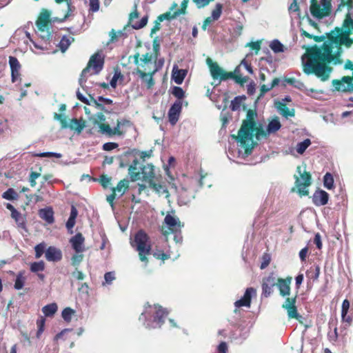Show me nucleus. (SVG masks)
Segmentation results:
<instances>
[{
	"label": "nucleus",
	"instance_id": "1",
	"mask_svg": "<svg viewBox=\"0 0 353 353\" xmlns=\"http://www.w3.org/2000/svg\"><path fill=\"white\" fill-rule=\"evenodd\" d=\"M347 34L336 32L321 48L314 49L308 60L303 63V72L307 74H314L322 81L328 80L332 68L325 63L337 64L341 62V46L348 48L353 43V39H349Z\"/></svg>",
	"mask_w": 353,
	"mask_h": 353
},
{
	"label": "nucleus",
	"instance_id": "2",
	"mask_svg": "<svg viewBox=\"0 0 353 353\" xmlns=\"http://www.w3.org/2000/svg\"><path fill=\"white\" fill-rule=\"evenodd\" d=\"M256 114L252 110L247 112L246 119L243 121L238 135H231L232 139L237 142L238 156L244 158L248 156L254 147V134L256 132V123L254 118Z\"/></svg>",
	"mask_w": 353,
	"mask_h": 353
},
{
	"label": "nucleus",
	"instance_id": "3",
	"mask_svg": "<svg viewBox=\"0 0 353 353\" xmlns=\"http://www.w3.org/2000/svg\"><path fill=\"white\" fill-rule=\"evenodd\" d=\"M168 314V309L158 304H146L139 321L148 330L161 328Z\"/></svg>",
	"mask_w": 353,
	"mask_h": 353
},
{
	"label": "nucleus",
	"instance_id": "4",
	"mask_svg": "<svg viewBox=\"0 0 353 353\" xmlns=\"http://www.w3.org/2000/svg\"><path fill=\"white\" fill-rule=\"evenodd\" d=\"M128 174L132 181L143 180L148 182L150 185L154 178V165L152 164L143 165L140 163L137 159H135L129 166Z\"/></svg>",
	"mask_w": 353,
	"mask_h": 353
},
{
	"label": "nucleus",
	"instance_id": "5",
	"mask_svg": "<svg viewBox=\"0 0 353 353\" xmlns=\"http://www.w3.org/2000/svg\"><path fill=\"white\" fill-rule=\"evenodd\" d=\"M104 58L102 54L97 52L91 56L86 68L82 70L79 79V83L83 89H84V84L87 81V77L90 74V69H93V74H97L102 70Z\"/></svg>",
	"mask_w": 353,
	"mask_h": 353
},
{
	"label": "nucleus",
	"instance_id": "6",
	"mask_svg": "<svg viewBox=\"0 0 353 353\" xmlns=\"http://www.w3.org/2000/svg\"><path fill=\"white\" fill-rule=\"evenodd\" d=\"M131 245L139 252L140 260L147 262L146 256L150 254L151 251V245L147 234L142 230L138 231Z\"/></svg>",
	"mask_w": 353,
	"mask_h": 353
},
{
	"label": "nucleus",
	"instance_id": "7",
	"mask_svg": "<svg viewBox=\"0 0 353 353\" xmlns=\"http://www.w3.org/2000/svg\"><path fill=\"white\" fill-rule=\"evenodd\" d=\"M206 63L210 68V72L212 77L214 80H219V83L223 81H226L228 79H235L236 81H241V78L239 76L234 77V73H237L239 71V67H237L234 72H225L221 68L216 62H213L210 58L206 59Z\"/></svg>",
	"mask_w": 353,
	"mask_h": 353
},
{
	"label": "nucleus",
	"instance_id": "8",
	"mask_svg": "<svg viewBox=\"0 0 353 353\" xmlns=\"http://www.w3.org/2000/svg\"><path fill=\"white\" fill-rule=\"evenodd\" d=\"M295 185L297 188V192L300 195H307V187L311 184V175L306 172L305 169H302L301 166L296 168V174L294 175Z\"/></svg>",
	"mask_w": 353,
	"mask_h": 353
},
{
	"label": "nucleus",
	"instance_id": "9",
	"mask_svg": "<svg viewBox=\"0 0 353 353\" xmlns=\"http://www.w3.org/2000/svg\"><path fill=\"white\" fill-rule=\"evenodd\" d=\"M331 8V0H321L319 3L312 0L310 12L314 17L322 19L329 14Z\"/></svg>",
	"mask_w": 353,
	"mask_h": 353
},
{
	"label": "nucleus",
	"instance_id": "10",
	"mask_svg": "<svg viewBox=\"0 0 353 353\" xmlns=\"http://www.w3.org/2000/svg\"><path fill=\"white\" fill-rule=\"evenodd\" d=\"M54 118L60 122L62 129L69 128L81 133L85 128L84 122H81V121L77 119H72L68 122L65 114L54 113Z\"/></svg>",
	"mask_w": 353,
	"mask_h": 353
},
{
	"label": "nucleus",
	"instance_id": "11",
	"mask_svg": "<svg viewBox=\"0 0 353 353\" xmlns=\"http://www.w3.org/2000/svg\"><path fill=\"white\" fill-rule=\"evenodd\" d=\"M256 290L253 288H248L244 293L243 297L234 302L235 310L234 312L237 313L239 308L243 306L250 307L251 304V299L253 296H256Z\"/></svg>",
	"mask_w": 353,
	"mask_h": 353
},
{
	"label": "nucleus",
	"instance_id": "12",
	"mask_svg": "<svg viewBox=\"0 0 353 353\" xmlns=\"http://www.w3.org/2000/svg\"><path fill=\"white\" fill-rule=\"evenodd\" d=\"M256 290L253 288H248L244 293L243 297L234 302L235 310L234 312L237 313L239 308L243 306L250 307L251 304V299L253 296H256Z\"/></svg>",
	"mask_w": 353,
	"mask_h": 353
},
{
	"label": "nucleus",
	"instance_id": "13",
	"mask_svg": "<svg viewBox=\"0 0 353 353\" xmlns=\"http://www.w3.org/2000/svg\"><path fill=\"white\" fill-rule=\"evenodd\" d=\"M139 17V13L137 10V6L134 5V10L130 13L129 17V24L132 26V28L134 30H139L143 28L148 23V15L143 16L140 21H136V19Z\"/></svg>",
	"mask_w": 353,
	"mask_h": 353
},
{
	"label": "nucleus",
	"instance_id": "14",
	"mask_svg": "<svg viewBox=\"0 0 353 353\" xmlns=\"http://www.w3.org/2000/svg\"><path fill=\"white\" fill-rule=\"evenodd\" d=\"M181 109L182 101L180 100H176L169 109L168 117L169 121L172 125H174L178 121Z\"/></svg>",
	"mask_w": 353,
	"mask_h": 353
},
{
	"label": "nucleus",
	"instance_id": "15",
	"mask_svg": "<svg viewBox=\"0 0 353 353\" xmlns=\"http://www.w3.org/2000/svg\"><path fill=\"white\" fill-rule=\"evenodd\" d=\"M159 68H156L152 72L146 73L142 71L139 68H137L134 72V74H137L139 77L142 80L143 82L146 83V86L148 89H150L154 84L153 79L154 74L158 71Z\"/></svg>",
	"mask_w": 353,
	"mask_h": 353
},
{
	"label": "nucleus",
	"instance_id": "16",
	"mask_svg": "<svg viewBox=\"0 0 353 353\" xmlns=\"http://www.w3.org/2000/svg\"><path fill=\"white\" fill-rule=\"evenodd\" d=\"M276 285V278L272 273L263 280L262 296L268 297L272 293V289Z\"/></svg>",
	"mask_w": 353,
	"mask_h": 353
},
{
	"label": "nucleus",
	"instance_id": "17",
	"mask_svg": "<svg viewBox=\"0 0 353 353\" xmlns=\"http://www.w3.org/2000/svg\"><path fill=\"white\" fill-rule=\"evenodd\" d=\"M194 198V194L192 190L181 187L178 190V203L179 205H185L191 202Z\"/></svg>",
	"mask_w": 353,
	"mask_h": 353
},
{
	"label": "nucleus",
	"instance_id": "18",
	"mask_svg": "<svg viewBox=\"0 0 353 353\" xmlns=\"http://www.w3.org/2000/svg\"><path fill=\"white\" fill-rule=\"evenodd\" d=\"M164 223L171 232H179L184 226L183 223L180 221L178 217L170 214L165 216Z\"/></svg>",
	"mask_w": 353,
	"mask_h": 353
},
{
	"label": "nucleus",
	"instance_id": "19",
	"mask_svg": "<svg viewBox=\"0 0 353 353\" xmlns=\"http://www.w3.org/2000/svg\"><path fill=\"white\" fill-rule=\"evenodd\" d=\"M295 303L296 297L292 299L287 298L283 304V307L287 310L289 318L299 319L301 316L297 312Z\"/></svg>",
	"mask_w": 353,
	"mask_h": 353
},
{
	"label": "nucleus",
	"instance_id": "20",
	"mask_svg": "<svg viewBox=\"0 0 353 353\" xmlns=\"http://www.w3.org/2000/svg\"><path fill=\"white\" fill-rule=\"evenodd\" d=\"M292 282V277H287L286 279H279L276 285L279 290L280 295L285 297L290 295V284Z\"/></svg>",
	"mask_w": 353,
	"mask_h": 353
},
{
	"label": "nucleus",
	"instance_id": "21",
	"mask_svg": "<svg viewBox=\"0 0 353 353\" xmlns=\"http://www.w3.org/2000/svg\"><path fill=\"white\" fill-rule=\"evenodd\" d=\"M63 254L60 249L50 246L46 250V259L50 262H58L62 259Z\"/></svg>",
	"mask_w": 353,
	"mask_h": 353
},
{
	"label": "nucleus",
	"instance_id": "22",
	"mask_svg": "<svg viewBox=\"0 0 353 353\" xmlns=\"http://www.w3.org/2000/svg\"><path fill=\"white\" fill-rule=\"evenodd\" d=\"M9 64L11 69V80L12 82L14 83L19 78L21 65L18 59L15 57L12 56L9 57Z\"/></svg>",
	"mask_w": 353,
	"mask_h": 353
},
{
	"label": "nucleus",
	"instance_id": "23",
	"mask_svg": "<svg viewBox=\"0 0 353 353\" xmlns=\"http://www.w3.org/2000/svg\"><path fill=\"white\" fill-rule=\"evenodd\" d=\"M329 194L324 190H316L312 196V202L316 206L325 205L327 203Z\"/></svg>",
	"mask_w": 353,
	"mask_h": 353
},
{
	"label": "nucleus",
	"instance_id": "24",
	"mask_svg": "<svg viewBox=\"0 0 353 353\" xmlns=\"http://www.w3.org/2000/svg\"><path fill=\"white\" fill-rule=\"evenodd\" d=\"M84 240L85 239L81 233L76 234L70 239V242L76 252L81 253L85 250Z\"/></svg>",
	"mask_w": 353,
	"mask_h": 353
},
{
	"label": "nucleus",
	"instance_id": "25",
	"mask_svg": "<svg viewBox=\"0 0 353 353\" xmlns=\"http://www.w3.org/2000/svg\"><path fill=\"white\" fill-rule=\"evenodd\" d=\"M350 307V301L347 299H345L342 303L341 306V318L343 322L347 323L350 325L353 320L352 314H348V311Z\"/></svg>",
	"mask_w": 353,
	"mask_h": 353
},
{
	"label": "nucleus",
	"instance_id": "26",
	"mask_svg": "<svg viewBox=\"0 0 353 353\" xmlns=\"http://www.w3.org/2000/svg\"><path fill=\"white\" fill-rule=\"evenodd\" d=\"M187 74V70L183 69H179L176 65H174L172 69V79L174 82L180 85L183 83L185 76Z\"/></svg>",
	"mask_w": 353,
	"mask_h": 353
},
{
	"label": "nucleus",
	"instance_id": "27",
	"mask_svg": "<svg viewBox=\"0 0 353 353\" xmlns=\"http://www.w3.org/2000/svg\"><path fill=\"white\" fill-rule=\"evenodd\" d=\"M39 216L47 223L52 224L54 221V212L51 208L41 209L39 212Z\"/></svg>",
	"mask_w": 353,
	"mask_h": 353
},
{
	"label": "nucleus",
	"instance_id": "28",
	"mask_svg": "<svg viewBox=\"0 0 353 353\" xmlns=\"http://www.w3.org/2000/svg\"><path fill=\"white\" fill-rule=\"evenodd\" d=\"M173 18L171 16V12H168L166 13H164L163 14L159 15L157 17V19L154 21V24L151 30L150 34L152 36V34H155L157 31L160 30L161 28V22H162L165 19H172Z\"/></svg>",
	"mask_w": 353,
	"mask_h": 353
},
{
	"label": "nucleus",
	"instance_id": "29",
	"mask_svg": "<svg viewBox=\"0 0 353 353\" xmlns=\"http://www.w3.org/2000/svg\"><path fill=\"white\" fill-rule=\"evenodd\" d=\"M188 2H189V0H183L181 4V8H177L178 5L175 3H173L172 6L170 8V12L173 11L172 13L171 12L172 17L173 19H174L181 14H185Z\"/></svg>",
	"mask_w": 353,
	"mask_h": 353
},
{
	"label": "nucleus",
	"instance_id": "30",
	"mask_svg": "<svg viewBox=\"0 0 353 353\" xmlns=\"http://www.w3.org/2000/svg\"><path fill=\"white\" fill-rule=\"evenodd\" d=\"M281 127V124L278 118L272 119L268 123L265 132H263V134L266 137L267 135L274 134L277 132Z\"/></svg>",
	"mask_w": 353,
	"mask_h": 353
},
{
	"label": "nucleus",
	"instance_id": "31",
	"mask_svg": "<svg viewBox=\"0 0 353 353\" xmlns=\"http://www.w3.org/2000/svg\"><path fill=\"white\" fill-rule=\"evenodd\" d=\"M11 217L15 221L18 228L22 229L25 232H28L26 227V219L23 216L19 211L14 212V214H11Z\"/></svg>",
	"mask_w": 353,
	"mask_h": 353
},
{
	"label": "nucleus",
	"instance_id": "32",
	"mask_svg": "<svg viewBox=\"0 0 353 353\" xmlns=\"http://www.w3.org/2000/svg\"><path fill=\"white\" fill-rule=\"evenodd\" d=\"M150 187L152 188L159 196H165V198H169L170 194L165 185L152 181L150 182Z\"/></svg>",
	"mask_w": 353,
	"mask_h": 353
},
{
	"label": "nucleus",
	"instance_id": "33",
	"mask_svg": "<svg viewBox=\"0 0 353 353\" xmlns=\"http://www.w3.org/2000/svg\"><path fill=\"white\" fill-rule=\"evenodd\" d=\"M37 33L39 37L43 40L44 41H49L50 38L52 37L51 32L50 31L49 26H44V27H41L40 26H37Z\"/></svg>",
	"mask_w": 353,
	"mask_h": 353
},
{
	"label": "nucleus",
	"instance_id": "34",
	"mask_svg": "<svg viewBox=\"0 0 353 353\" xmlns=\"http://www.w3.org/2000/svg\"><path fill=\"white\" fill-rule=\"evenodd\" d=\"M128 181L125 180L120 181L116 188L112 189V192L117 193V198L121 197L128 189Z\"/></svg>",
	"mask_w": 353,
	"mask_h": 353
},
{
	"label": "nucleus",
	"instance_id": "35",
	"mask_svg": "<svg viewBox=\"0 0 353 353\" xmlns=\"http://www.w3.org/2000/svg\"><path fill=\"white\" fill-rule=\"evenodd\" d=\"M92 102L93 103V105H96L99 109L103 110L104 108L102 105V103L106 105H110L112 103V100L99 96L97 99L92 97Z\"/></svg>",
	"mask_w": 353,
	"mask_h": 353
},
{
	"label": "nucleus",
	"instance_id": "36",
	"mask_svg": "<svg viewBox=\"0 0 353 353\" xmlns=\"http://www.w3.org/2000/svg\"><path fill=\"white\" fill-rule=\"evenodd\" d=\"M50 14L48 11H43L38 20L37 21L36 25L44 27V26H49Z\"/></svg>",
	"mask_w": 353,
	"mask_h": 353
},
{
	"label": "nucleus",
	"instance_id": "37",
	"mask_svg": "<svg viewBox=\"0 0 353 353\" xmlns=\"http://www.w3.org/2000/svg\"><path fill=\"white\" fill-rule=\"evenodd\" d=\"M319 274L320 267L318 265H315L311 267L306 272V276L310 279H312L313 281H316L319 277Z\"/></svg>",
	"mask_w": 353,
	"mask_h": 353
},
{
	"label": "nucleus",
	"instance_id": "38",
	"mask_svg": "<svg viewBox=\"0 0 353 353\" xmlns=\"http://www.w3.org/2000/svg\"><path fill=\"white\" fill-rule=\"evenodd\" d=\"M57 305L55 303H52L43 307L42 312L46 316H52L57 311Z\"/></svg>",
	"mask_w": 353,
	"mask_h": 353
},
{
	"label": "nucleus",
	"instance_id": "39",
	"mask_svg": "<svg viewBox=\"0 0 353 353\" xmlns=\"http://www.w3.org/2000/svg\"><path fill=\"white\" fill-rule=\"evenodd\" d=\"M74 40V39L72 37H68L67 36H63L58 45L61 51L64 52Z\"/></svg>",
	"mask_w": 353,
	"mask_h": 353
},
{
	"label": "nucleus",
	"instance_id": "40",
	"mask_svg": "<svg viewBox=\"0 0 353 353\" xmlns=\"http://www.w3.org/2000/svg\"><path fill=\"white\" fill-rule=\"evenodd\" d=\"M45 262L43 261L32 262L30 264V270L33 273L41 272L45 270Z\"/></svg>",
	"mask_w": 353,
	"mask_h": 353
},
{
	"label": "nucleus",
	"instance_id": "41",
	"mask_svg": "<svg viewBox=\"0 0 353 353\" xmlns=\"http://www.w3.org/2000/svg\"><path fill=\"white\" fill-rule=\"evenodd\" d=\"M310 145V139H305L304 141L297 143L296 150L299 154H303Z\"/></svg>",
	"mask_w": 353,
	"mask_h": 353
},
{
	"label": "nucleus",
	"instance_id": "42",
	"mask_svg": "<svg viewBox=\"0 0 353 353\" xmlns=\"http://www.w3.org/2000/svg\"><path fill=\"white\" fill-rule=\"evenodd\" d=\"M276 108H277L279 113L285 118L294 117V109L290 110L288 108H287L286 105H285V106L279 105V106H276Z\"/></svg>",
	"mask_w": 353,
	"mask_h": 353
},
{
	"label": "nucleus",
	"instance_id": "43",
	"mask_svg": "<svg viewBox=\"0 0 353 353\" xmlns=\"http://www.w3.org/2000/svg\"><path fill=\"white\" fill-rule=\"evenodd\" d=\"M23 272H19L15 279L14 287L17 290L22 289L24 286L26 278L23 276Z\"/></svg>",
	"mask_w": 353,
	"mask_h": 353
},
{
	"label": "nucleus",
	"instance_id": "44",
	"mask_svg": "<svg viewBox=\"0 0 353 353\" xmlns=\"http://www.w3.org/2000/svg\"><path fill=\"white\" fill-rule=\"evenodd\" d=\"M270 48L274 53L284 52V46L278 39L272 41L270 43Z\"/></svg>",
	"mask_w": 353,
	"mask_h": 353
},
{
	"label": "nucleus",
	"instance_id": "45",
	"mask_svg": "<svg viewBox=\"0 0 353 353\" xmlns=\"http://www.w3.org/2000/svg\"><path fill=\"white\" fill-rule=\"evenodd\" d=\"M323 185L327 190H331L334 188V178L329 172H327L323 176Z\"/></svg>",
	"mask_w": 353,
	"mask_h": 353
},
{
	"label": "nucleus",
	"instance_id": "46",
	"mask_svg": "<svg viewBox=\"0 0 353 353\" xmlns=\"http://www.w3.org/2000/svg\"><path fill=\"white\" fill-rule=\"evenodd\" d=\"M2 197L6 200L12 201L18 199V194L13 188H8L3 193Z\"/></svg>",
	"mask_w": 353,
	"mask_h": 353
},
{
	"label": "nucleus",
	"instance_id": "47",
	"mask_svg": "<svg viewBox=\"0 0 353 353\" xmlns=\"http://www.w3.org/2000/svg\"><path fill=\"white\" fill-rule=\"evenodd\" d=\"M46 324V319L43 316H39V318L37 320V338L39 339L41 334L43 333Z\"/></svg>",
	"mask_w": 353,
	"mask_h": 353
},
{
	"label": "nucleus",
	"instance_id": "48",
	"mask_svg": "<svg viewBox=\"0 0 353 353\" xmlns=\"http://www.w3.org/2000/svg\"><path fill=\"white\" fill-rule=\"evenodd\" d=\"M46 245L44 242L40 243L34 247L35 258L36 259H39L41 257V256L43 254V253L46 254Z\"/></svg>",
	"mask_w": 353,
	"mask_h": 353
},
{
	"label": "nucleus",
	"instance_id": "49",
	"mask_svg": "<svg viewBox=\"0 0 353 353\" xmlns=\"http://www.w3.org/2000/svg\"><path fill=\"white\" fill-rule=\"evenodd\" d=\"M57 3H61L63 1H65L68 6L67 14L65 16V18H67L71 16L75 10V7L72 5V0H55Z\"/></svg>",
	"mask_w": 353,
	"mask_h": 353
},
{
	"label": "nucleus",
	"instance_id": "50",
	"mask_svg": "<svg viewBox=\"0 0 353 353\" xmlns=\"http://www.w3.org/2000/svg\"><path fill=\"white\" fill-rule=\"evenodd\" d=\"M243 99H244V98L239 96L234 97V99L232 100L230 103V109L232 111H236L239 110L241 107Z\"/></svg>",
	"mask_w": 353,
	"mask_h": 353
},
{
	"label": "nucleus",
	"instance_id": "51",
	"mask_svg": "<svg viewBox=\"0 0 353 353\" xmlns=\"http://www.w3.org/2000/svg\"><path fill=\"white\" fill-rule=\"evenodd\" d=\"M74 314V310L70 307H65L61 312V316L66 322H70L72 319V316Z\"/></svg>",
	"mask_w": 353,
	"mask_h": 353
},
{
	"label": "nucleus",
	"instance_id": "52",
	"mask_svg": "<svg viewBox=\"0 0 353 353\" xmlns=\"http://www.w3.org/2000/svg\"><path fill=\"white\" fill-rule=\"evenodd\" d=\"M223 6L221 3H216L215 8L212 11L211 17L212 19H214L215 21L218 20L222 13Z\"/></svg>",
	"mask_w": 353,
	"mask_h": 353
},
{
	"label": "nucleus",
	"instance_id": "53",
	"mask_svg": "<svg viewBox=\"0 0 353 353\" xmlns=\"http://www.w3.org/2000/svg\"><path fill=\"white\" fill-rule=\"evenodd\" d=\"M288 83L293 85L294 88L303 91L305 89V85L303 82L299 80H297L294 78H290L287 79Z\"/></svg>",
	"mask_w": 353,
	"mask_h": 353
},
{
	"label": "nucleus",
	"instance_id": "54",
	"mask_svg": "<svg viewBox=\"0 0 353 353\" xmlns=\"http://www.w3.org/2000/svg\"><path fill=\"white\" fill-rule=\"evenodd\" d=\"M115 279V273L114 272H108L104 274V281L102 283V285L104 286L105 285L112 284V281Z\"/></svg>",
	"mask_w": 353,
	"mask_h": 353
},
{
	"label": "nucleus",
	"instance_id": "55",
	"mask_svg": "<svg viewBox=\"0 0 353 353\" xmlns=\"http://www.w3.org/2000/svg\"><path fill=\"white\" fill-rule=\"evenodd\" d=\"M172 93L177 98V100L181 101V99L185 97V92L181 87H173Z\"/></svg>",
	"mask_w": 353,
	"mask_h": 353
},
{
	"label": "nucleus",
	"instance_id": "56",
	"mask_svg": "<svg viewBox=\"0 0 353 353\" xmlns=\"http://www.w3.org/2000/svg\"><path fill=\"white\" fill-rule=\"evenodd\" d=\"M83 258V255L82 254L77 252V254H74L71 258V264L77 268L82 261Z\"/></svg>",
	"mask_w": 353,
	"mask_h": 353
},
{
	"label": "nucleus",
	"instance_id": "57",
	"mask_svg": "<svg viewBox=\"0 0 353 353\" xmlns=\"http://www.w3.org/2000/svg\"><path fill=\"white\" fill-rule=\"evenodd\" d=\"M33 155L34 157H57V158L61 157V154L57 153V152H53L35 153Z\"/></svg>",
	"mask_w": 353,
	"mask_h": 353
},
{
	"label": "nucleus",
	"instance_id": "58",
	"mask_svg": "<svg viewBox=\"0 0 353 353\" xmlns=\"http://www.w3.org/2000/svg\"><path fill=\"white\" fill-rule=\"evenodd\" d=\"M77 99L81 101L82 103L89 105H93V103L92 102V97H90V100L88 99L85 97L83 96V94L78 90L77 91Z\"/></svg>",
	"mask_w": 353,
	"mask_h": 353
},
{
	"label": "nucleus",
	"instance_id": "59",
	"mask_svg": "<svg viewBox=\"0 0 353 353\" xmlns=\"http://www.w3.org/2000/svg\"><path fill=\"white\" fill-rule=\"evenodd\" d=\"M99 128L101 133L108 134L109 136L113 135L112 129L108 125L101 123L99 125Z\"/></svg>",
	"mask_w": 353,
	"mask_h": 353
},
{
	"label": "nucleus",
	"instance_id": "60",
	"mask_svg": "<svg viewBox=\"0 0 353 353\" xmlns=\"http://www.w3.org/2000/svg\"><path fill=\"white\" fill-rule=\"evenodd\" d=\"M90 10L95 12L99 9V0H90Z\"/></svg>",
	"mask_w": 353,
	"mask_h": 353
},
{
	"label": "nucleus",
	"instance_id": "61",
	"mask_svg": "<svg viewBox=\"0 0 353 353\" xmlns=\"http://www.w3.org/2000/svg\"><path fill=\"white\" fill-rule=\"evenodd\" d=\"M119 77H122L121 74L120 72H115L112 79L110 80V85L112 88H116L118 79Z\"/></svg>",
	"mask_w": 353,
	"mask_h": 353
},
{
	"label": "nucleus",
	"instance_id": "62",
	"mask_svg": "<svg viewBox=\"0 0 353 353\" xmlns=\"http://www.w3.org/2000/svg\"><path fill=\"white\" fill-rule=\"evenodd\" d=\"M125 121H117V125L112 129V134L121 135L123 132L120 130L121 126L123 125Z\"/></svg>",
	"mask_w": 353,
	"mask_h": 353
},
{
	"label": "nucleus",
	"instance_id": "63",
	"mask_svg": "<svg viewBox=\"0 0 353 353\" xmlns=\"http://www.w3.org/2000/svg\"><path fill=\"white\" fill-rule=\"evenodd\" d=\"M118 147V144L113 142H108L103 145V149L105 151L112 150Z\"/></svg>",
	"mask_w": 353,
	"mask_h": 353
},
{
	"label": "nucleus",
	"instance_id": "64",
	"mask_svg": "<svg viewBox=\"0 0 353 353\" xmlns=\"http://www.w3.org/2000/svg\"><path fill=\"white\" fill-rule=\"evenodd\" d=\"M140 63H143L144 66L145 65L151 63H152V57L150 56L148 54H143L140 58Z\"/></svg>",
	"mask_w": 353,
	"mask_h": 353
}]
</instances>
